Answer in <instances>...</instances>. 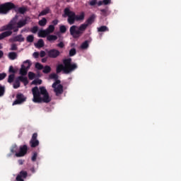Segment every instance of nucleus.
I'll use <instances>...</instances> for the list:
<instances>
[{"mask_svg":"<svg viewBox=\"0 0 181 181\" xmlns=\"http://www.w3.org/2000/svg\"><path fill=\"white\" fill-rule=\"evenodd\" d=\"M36 47H43V46H45V41H43V40L40 39L37 44H35Z\"/></svg>","mask_w":181,"mask_h":181,"instance_id":"27","label":"nucleus"},{"mask_svg":"<svg viewBox=\"0 0 181 181\" xmlns=\"http://www.w3.org/2000/svg\"><path fill=\"white\" fill-rule=\"evenodd\" d=\"M19 29H21V28H18V25L16 27H15V25H13V30L14 33L18 32Z\"/></svg>","mask_w":181,"mask_h":181,"instance_id":"50","label":"nucleus"},{"mask_svg":"<svg viewBox=\"0 0 181 181\" xmlns=\"http://www.w3.org/2000/svg\"><path fill=\"white\" fill-rule=\"evenodd\" d=\"M21 87V82L19 79L17 78L13 83V88H19Z\"/></svg>","mask_w":181,"mask_h":181,"instance_id":"28","label":"nucleus"},{"mask_svg":"<svg viewBox=\"0 0 181 181\" xmlns=\"http://www.w3.org/2000/svg\"><path fill=\"white\" fill-rule=\"evenodd\" d=\"M5 77H6V73L0 74V81H1V80H4V78H5Z\"/></svg>","mask_w":181,"mask_h":181,"instance_id":"47","label":"nucleus"},{"mask_svg":"<svg viewBox=\"0 0 181 181\" xmlns=\"http://www.w3.org/2000/svg\"><path fill=\"white\" fill-rule=\"evenodd\" d=\"M97 5L98 6H101V5H104V3L103 1H99L98 2H97Z\"/></svg>","mask_w":181,"mask_h":181,"instance_id":"54","label":"nucleus"},{"mask_svg":"<svg viewBox=\"0 0 181 181\" xmlns=\"http://www.w3.org/2000/svg\"><path fill=\"white\" fill-rule=\"evenodd\" d=\"M18 16H16L7 25L1 27V30H6L0 34V40L5 39V37H9L12 35V30H13V26L16 25V21H18Z\"/></svg>","mask_w":181,"mask_h":181,"instance_id":"5","label":"nucleus"},{"mask_svg":"<svg viewBox=\"0 0 181 181\" xmlns=\"http://www.w3.org/2000/svg\"><path fill=\"white\" fill-rule=\"evenodd\" d=\"M12 9H16V6L12 2H6L0 5V15H6Z\"/></svg>","mask_w":181,"mask_h":181,"instance_id":"6","label":"nucleus"},{"mask_svg":"<svg viewBox=\"0 0 181 181\" xmlns=\"http://www.w3.org/2000/svg\"><path fill=\"white\" fill-rule=\"evenodd\" d=\"M17 78H18V81L21 83H23L24 86H28L29 84V81L28 80V77L20 76Z\"/></svg>","mask_w":181,"mask_h":181,"instance_id":"14","label":"nucleus"},{"mask_svg":"<svg viewBox=\"0 0 181 181\" xmlns=\"http://www.w3.org/2000/svg\"><path fill=\"white\" fill-rule=\"evenodd\" d=\"M60 80H57L52 86V88H54V92L55 93L57 96L63 94V85L60 84Z\"/></svg>","mask_w":181,"mask_h":181,"instance_id":"7","label":"nucleus"},{"mask_svg":"<svg viewBox=\"0 0 181 181\" xmlns=\"http://www.w3.org/2000/svg\"><path fill=\"white\" fill-rule=\"evenodd\" d=\"M94 21H95V15L92 14L85 22V23L81 24L79 26L72 25L69 28V33L71 36L74 37V39H77L83 36V34L87 30V28L90 26V25H93L94 23Z\"/></svg>","mask_w":181,"mask_h":181,"instance_id":"1","label":"nucleus"},{"mask_svg":"<svg viewBox=\"0 0 181 181\" xmlns=\"http://www.w3.org/2000/svg\"><path fill=\"white\" fill-rule=\"evenodd\" d=\"M12 42H19L20 43H22V42H25V37H23V35H22V34H20L17 36H15L12 39Z\"/></svg>","mask_w":181,"mask_h":181,"instance_id":"13","label":"nucleus"},{"mask_svg":"<svg viewBox=\"0 0 181 181\" xmlns=\"http://www.w3.org/2000/svg\"><path fill=\"white\" fill-rule=\"evenodd\" d=\"M39 140L37 139V133H34L30 141V146L31 148H36L39 146Z\"/></svg>","mask_w":181,"mask_h":181,"instance_id":"8","label":"nucleus"},{"mask_svg":"<svg viewBox=\"0 0 181 181\" xmlns=\"http://www.w3.org/2000/svg\"><path fill=\"white\" fill-rule=\"evenodd\" d=\"M26 40L28 43H32L35 40V37L33 35H30L26 37Z\"/></svg>","mask_w":181,"mask_h":181,"instance_id":"30","label":"nucleus"},{"mask_svg":"<svg viewBox=\"0 0 181 181\" xmlns=\"http://www.w3.org/2000/svg\"><path fill=\"white\" fill-rule=\"evenodd\" d=\"M28 24V19L21 20L17 23L18 28H23L25 25Z\"/></svg>","mask_w":181,"mask_h":181,"instance_id":"15","label":"nucleus"},{"mask_svg":"<svg viewBox=\"0 0 181 181\" xmlns=\"http://www.w3.org/2000/svg\"><path fill=\"white\" fill-rule=\"evenodd\" d=\"M47 54L51 59H57V57L60 56V51H59V49H52L47 51Z\"/></svg>","mask_w":181,"mask_h":181,"instance_id":"11","label":"nucleus"},{"mask_svg":"<svg viewBox=\"0 0 181 181\" xmlns=\"http://www.w3.org/2000/svg\"><path fill=\"white\" fill-rule=\"evenodd\" d=\"M30 171L32 172V173H35V168H30Z\"/></svg>","mask_w":181,"mask_h":181,"instance_id":"56","label":"nucleus"},{"mask_svg":"<svg viewBox=\"0 0 181 181\" xmlns=\"http://www.w3.org/2000/svg\"><path fill=\"white\" fill-rule=\"evenodd\" d=\"M64 65L62 64H59L57 66V73H62L63 71L65 74H69L71 71H74L77 69V64H71V58L65 59L63 60Z\"/></svg>","mask_w":181,"mask_h":181,"instance_id":"4","label":"nucleus"},{"mask_svg":"<svg viewBox=\"0 0 181 181\" xmlns=\"http://www.w3.org/2000/svg\"><path fill=\"white\" fill-rule=\"evenodd\" d=\"M33 93V103L40 104L41 103H50L52 101V98L49 95V92L45 86H35L32 88Z\"/></svg>","mask_w":181,"mask_h":181,"instance_id":"2","label":"nucleus"},{"mask_svg":"<svg viewBox=\"0 0 181 181\" xmlns=\"http://www.w3.org/2000/svg\"><path fill=\"white\" fill-rule=\"evenodd\" d=\"M45 56H46V52L45 51H41L40 52V57H45Z\"/></svg>","mask_w":181,"mask_h":181,"instance_id":"49","label":"nucleus"},{"mask_svg":"<svg viewBox=\"0 0 181 181\" xmlns=\"http://www.w3.org/2000/svg\"><path fill=\"white\" fill-rule=\"evenodd\" d=\"M33 56H34L35 59H38L39 58V52H34Z\"/></svg>","mask_w":181,"mask_h":181,"instance_id":"51","label":"nucleus"},{"mask_svg":"<svg viewBox=\"0 0 181 181\" xmlns=\"http://www.w3.org/2000/svg\"><path fill=\"white\" fill-rule=\"evenodd\" d=\"M37 30H39V28L34 26L31 28L30 32H32V33H37Z\"/></svg>","mask_w":181,"mask_h":181,"instance_id":"41","label":"nucleus"},{"mask_svg":"<svg viewBox=\"0 0 181 181\" xmlns=\"http://www.w3.org/2000/svg\"><path fill=\"white\" fill-rule=\"evenodd\" d=\"M52 25H54V26H56V25H57V23H59V20H54L52 22Z\"/></svg>","mask_w":181,"mask_h":181,"instance_id":"52","label":"nucleus"},{"mask_svg":"<svg viewBox=\"0 0 181 181\" xmlns=\"http://www.w3.org/2000/svg\"><path fill=\"white\" fill-rule=\"evenodd\" d=\"M8 73H12V74H15L16 73V71L13 69V66H10Z\"/></svg>","mask_w":181,"mask_h":181,"instance_id":"42","label":"nucleus"},{"mask_svg":"<svg viewBox=\"0 0 181 181\" xmlns=\"http://www.w3.org/2000/svg\"><path fill=\"white\" fill-rule=\"evenodd\" d=\"M10 50H13V51L18 50V46L16 45V44L11 45V47Z\"/></svg>","mask_w":181,"mask_h":181,"instance_id":"46","label":"nucleus"},{"mask_svg":"<svg viewBox=\"0 0 181 181\" xmlns=\"http://www.w3.org/2000/svg\"><path fill=\"white\" fill-rule=\"evenodd\" d=\"M59 32L61 33H66V32H67V28H66V25H61L59 27Z\"/></svg>","mask_w":181,"mask_h":181,"instance_id":"36","label":"nucleus"},{"mask_svg":"<svg viewBox=\"0 0 181 181\" xmlns=\"http://www.w3.org/2000/svg\"><path fill=\"white\" fill-rule=\"evenodd\" d=\"M18 57V54L15 52L8 53V58L10 60H15Z\"/></svg>","mask_w":181,"mask_h":181,"instance_id":"20","label":"nucleus"},{"mask_svg":"<svg viewBox=\"0 0 181 181\" xmlns=\"http://www.w3.org/2000/svg\"><path fill=\"white\" fill-rule=\"evenodd\" d=\"M31 84H34L35 86H37V84H42V80L41 79H35L32 81Z\"/></svg>","mask_w":181,"mask_h":181,"instance_id":"40","label":"nucleus"},{"mask_svg":"<svg viewBox=\"0 0 181 181\" xmlns=\"http://www.w3.org/2000/svg\"><path fill=\"white\" fill-rule=\"evenodd\" d=\"M110 29L105 25H102L100 28H98V32H109Z\"/></svg>","mask_w":181,"mask_h":181,"instance_id":"21","label":"nucleus"},{"mask_svg":"<svg viewBox=\"0 0 181 181\" xmlns=\"http://www.w3.org/2000/svg\"><path fill=\"white\" fill-rule=\"evenodd\" d=\"M0 49H2V45H0Z\"/></svg>","mask_w":181,"mask_h":181,"instance_id":"58","label":"nucleus"},{"mask_svg":"<svg viewBox=\"0 0 181 181\" xmlns=\"http://www.w3.org/2000/svg\"><path fill=\"white\" fill-rule=\"evenodd\" d=\"M28 69L25 67V65H21V68L20 69L21 76H26L28 74Z\"/></svg>","mask_w":181,"mask_h":181,"instance_id":"18","label":"nucleus"},{"mask_svg":"<svg viewBox=\"0 0 181 181\" xmlns=\"http://www.w3.org/2000/svg\"><path fill=\"white\" fill-rule=\"evenodd\" d=\"M35 77H36V75L35 74V73H33L32 71L28 72L29 80H33V78H35Z\"/></svg>","mask_w":181,"mask_h":181,"instance_id":"37","label":"nucleus"},{"mask_svg":"<svg viewBox=\"0 0 181 181\" xmlns=\"http://www.w3.org/2000/svg\"><path fill=\"white\" fill-rule=\"evenodd\" d=\"M47 13H50V8L46 7L45 9L42 10L39 16H45L47 15Z\"/></svg>","mask_w":181,"mask_h":181,"instance_id":"17","label":"nucleus"},{"mask_svg":"<svg viewBox=\"0 0 181 181\" xmlns=\"http://www.w3.org/2000/svg\"><path fill=\"white\" fill-rule=\"evenodd\" d=\"M63 18H68L67 22L69 25H74L76 22H80L84 21L86 18V13L82 11L79 15H76V13L71 10L70 8L66 7L64 10Z\"/></svg>","mask_w":181,"mask_h":181,"instance_id":"3","label":"nucleus"},{"mask_svg":"<svg viewBox=\"0 0 181 181\" xmlns=\"http://www.w3.org/2000/svg\"><path fill=\"white\" fill-rule=\"evenodd\" d=\"M81 49H88V40H86L81 44Z\"/></svg>","mask_w":181,"mask_h":181,"instance_id":"29","label":"nucleus"},{"mask_svg":"<svg viewBox=\"0 0 181 181\" xmlns=\"http://www.w3.org/2000/svg\"><path fill=\"white\" fill-rule=\"evenodd\" d=\"M11 152L12 153H16V152H18V146H16V144L11 147Z\"/></svg>","mask_w":181,"mask_h":181,"instance_id":"38","label":"nucleus"},{"mask_svg":"<svg viewBox=\"0 0 181 181\" xmlns=\"http://www.w3.org/2000/svg\"><path fill=\"white\" fill-rule=\"evenodd\" d=\"M76 54H77V51L75 49V48H72L69 50L70 57H73V56H76Z\"/></svg>","mask_w":181,"mask_h":181,"instance_id":"32","label":"nucleus"},{"mask_svg":"<svg viewBox=\"0 0 181 181\" xmlns=\"http://www.w3.org/2000/svg\"><path fill=\"white\" fill-rule=\"evenodd\" d=\"M35 69H37V70H43V66L42 64L37 62L35 64Z\"/></svg>","mask_w":181,"mask_h":181,"instance_id":"39","label":"nucleus"},{"mask_svg":"<svg viewBox=\"0 0 181 181\" xmlns=\"http://www.w3.org/2000/svg\"><path fill=\"white\" fill-rule=\"evenodd\" d=\"M46 23H47V20L46 19V18H42L38 22V25H40V26H46Z\"/></svg>","mask_w":181,"mask_h":181,"instance_id":"25","label":"nucleus"},{"mask_svg":"<svg viewBox=\"0 0 181 181\" xmlns=\"http://www.w3.org/2000/svg\"><path fill=\"white\" fill-rule=\"evenodd\" d=\"M100 12L102 16H108V8L101 9Z\"/></svg>","mask_w":181,"mask_h":181,"instance_id":"31","label":"nucleus"},{"mask_svg":"<svg viewBox=\"0 0 181 181\" xmlns=\"http://www.w3.org/2000/svg\"><path fill=\"white\" fill-rule=\"evenodd\" d=\"M49 35V32L47 30H41L38 32L39 37H46Z\"/></svg>","mask_w":181,"mask_h":181,"instance_id":"16","label":"nucleus"},{"mask_svg":"<svg viewBox=\"0 0 181 181\" xmlns=\"http://www.w3.org/2000/svg\"><path fill=\"white\" fill-rule=\"evenodd\" d=\"M18 162L19 165H23V163H25V160L19 159Z\"/></svg>","mask_w":181,"mask_h":181,"instance_id":"53","label":"nucleus"},{"mask_svg":"<svg viewBox=\"0 0 181 181\" xmlns=\"http://www.w3.org/2000/svg\"><path fill=\"white\" fill-rule=\"evenodd\" d=\"M57 47H59V49H63L64 47V42H60L57 45Z\"/></svg>","mask_w":181,"mask_h":181,"instance_id":"45","label":"nucleus"},{"mask_svg":"<svg viewBox=\"0 0 181 181\" xmlns=\"http://www.w3.org/2000/svg\"><path fill=\"white\" fill-rule=\"evenodd\" d=\"M25 101H26V97L22 93H18L16 95V100L13 103V105L22 104V103H25Z\"/></svg>","mask_w":181,"mask_h":181,"instance_id":"10","label":"nucleus"},{"mask_svg":"<svg viewBox=\"0 0 181 181\" xmlns=\"http://www.w3.org/2000/svg\"><path fill=\"white\" fill-rule=\"evenodd\" d=\"M52 71V68L49 66H45V67H43V70H42V73H44V74H49V73H50Z\"/></svg>","mask_w":181,"mask_h":181,"instance_id":"22","label":"nucleus"},{"mask_svg":"<svg viewBox=\"0 0 181 181\" xmlns=\"http://www.w3.org/2000/svg\"><path fill=\"white\" fill-rule=\"evenodd\" d=\"M17 12H18V13H21V15H23L26 13V12H28V7H19L17 10Z\"/></svg>","mask_w":181,"mask_h":181,"instance_id":"19","label":"nucleus"},{"mask_svg":"<svg viewBox=\"0 0 181 181\" xmlns=\"http://www.w3.org/2000/svg\"><path fill=\"white\" fill-rule=\"evenodd\" d=\"M36 158H37V153H34L32 158H31V160L33 162H36Z\"/></svg>","mask_w":181,"mask_h":181,"instance_id":"44","label":"nucleus"},{"mask_svg":"<svg viewBox=\"0 0 181 181\" xmlns=\"http://www.w3.org/2000/svg\"><path fill=\"white\" fill-rule=\"evenodd\" d=\"M13 80H15V74H10L8 78V83H13Z\"/></svg>","mask_w":181,"mask_h":181,"instance_id":"35","label":"nucleus"},{"mask_svg":"<svg viewBox=\"0 0 181 181\" xmlns=\"http://www.w3.org/2000/svg\"><path fill=\"white\" fill-rule=\"evenodd\" d=\"M49 78L51 80H55V81H57V80H59L58 79L59 78V76L57 74H51L49 75Z\"/></svg>","mask_w":181,"mask_h":181,"instance_id":"33","label":"nucleus"},{"mask_svg":"<svg viewBox=\"0 0 181 181\" xmlns=\"http://www.w3.org/2000/svg\"><path fill=\"white\" fill-rule=\"evenodd\" d=\"M2 57H4V52L0 50V59H2Z\"/></svg>","mask_w":181,"mask_h":181,"instance_id":"55","label":"nucleus"},{"mask_svg":"<svg viewBox=\"0 0 181 181\" xmlns=\"http://www.w3.org/2000/svg\"><path fill=\"white\" fill-rule=\"evenodd\" d=\"M28 153V146L26 144L20 146V151L15 155L17 158H22Z\"/></svg>","mask_w":181,"mask_h":181,"instance_id":"9","label":"nucleus"},{"mask_svg":"<svg viewBox=\"0 0 181 181\" xmlns=\"http://www.w3.org/2000/svg\"><path fill=\"white\" fill-rule=\"evenodd\" d=\"M27 177H28V172L21 170L19 175H17L16 180L25 181L23 179H26Z\"/></svg>","mask_w":181,"mask_h":181,"instance_id":"12","label":"nucleus"},{"mask_svg":"<svg viewBox=\"0 0 181 181\" xmlns=\"http://www.w3.org/2000/svg\"><path fill=\"white\" fill-rule=\"evenodd\" d=\"M42 63H45V62H46V59H42Z\"/></svg>","mask_w":181,"mask_h":181,"instance_id":"57","label":"nucleus"},{"mask_svg":"<svg viewBox=\"0 0 181 181\" xmlns=\"http://www.w3.org/2000/svg\"><path fill=\"white\" fill-rule=\"evenodd\" d=\"M90 6H95L97 5V0H91L89 1Z\"/></svg>","mask_w":181,"mask_h":181,"instance_id":"43","label":"nucleus"},{"mask_svg":"<svg viewBox=\"0 0 181 181\" xmlns=\"http://www.w3.org/2000/svg\"><path fill=\"white\" fill-rule=\"evenodd\" d=\"M46 30L47 32H48V35H50V33H53L54 32V25H49Z\"/></svg>","mask_w":181,"mask_h":181,"instance_id":"26","label":"nucleus"},{"mask_svg":"<svg viewBox=\"0 0 181 181\" xmlns=\"http://www.w3.org/2000/svg\"><path fill=\"white\" fill-rule=\"evenodd\" d=\"M5 95V86L0 85V97H4Z\"/></svg>","mask_w":181,"mask_h":181,"instance_id":"34","label":"nucleus"},{"mask_svg":"<svg viewBox=\"0 0 181 181\" xmlns=\"http://www.w3.org/2000/svg\"><path fill=\"white\" fill-rule=\"evenodd\" d=\"M103 5H109V4H111V0H103Z\"/></svg>","mask_w":181,"mask_h":181,"instance_id":"48","label":"nucleus"},{"mask_svg":"<svg viewBox=\"0 0 181 181\" xmlns=\"http://www.w3.org/2000/svg\"><path fill=\"white\" fill-rule=\"evenodd\" d=\"M21 66H24V67L25 69L29 70V69H30V66H32V64H30V61L28 59V60L25 61L23 62V64H22Z\"/></svg>","mask_w":181,"mask_h":181,"instance_id":"24","label":"nucleus"},{"mask_svg":"<svg viewBox=\"0 0 181 181\" xmlns=\"http://www.w3.org/2000/svg\"><path fill=\"white\" fill-rule=\"evenodd\" d=\"M47 40H48L49 42L57 40V35H49L47 37Z\"/></svg>","mask_w":181,"mask_h":181,"instance_id":"23","label":"nucleus"}]
</instances>
